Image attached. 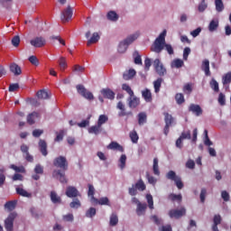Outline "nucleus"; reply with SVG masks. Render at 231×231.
Instances as JSON below:
<instances>
[{"mask_svg": "<svg viewBox=\"0 0 231 231\" xmlns=\"http://www.w3.org/2000/svg\"><path fill=\"white\" fill-rule=\"evenodd\" d=\"M53 165L60 170H54L52 171V178H56L60 183H68V179H66V171H68V167H69L68 159L62 155L56 157L53 161Z\"/></svg>", "mask_w": 231, "mask_h": 231, "instance_id": "nucleus-1", "label": "nucleus"}, {"mask_svg": "<svg viewBox=\"0 0 231 231\" xmlns=\"http://www.w3.org/2000/svg\"><path fill=\"white\" fill-rule=\"evenodd\" d=\"M165 35H167V31H163L154 41L151 47V51L154 53H162L165 48L169 55H174V49L172 45L165 42Z\"/></svg>", "mask_w": 231, "mask_h": 231, "instance_id": "nucleus-2", "label": "nucleus"}, {"mask_svg": "<svg viewBox=\"0 0 231 231\" xmlns=\"http://www.w3.org/2000/svg\"><path fill=\"white\" fill-rule=\"evenodd\" d=\"M137 39H138L137 34L130 35L124 42H121L119 43L117 51L119 53H125V51H127V46H129V44H133V42H134V41H136Z\"/></svg>", "mask_w": 231, "mask_h": 231, "instance_id": "nucleus-3", "label": "nucleus"}, {"mask_svg": "<svg viewBox=\"0 0 231 231\" xmlns=\"http://www.w3.org/2000/svg\"><path fill=\"white\" fill-rule=\"evenodd\" d=\"M166 178L167 180H171V181H174L177 189H179V190H181V189H183V187H185V185L183 184V181H181V177L176 175V171H170L167 174H166Z\"/></svg>", "mask_w": 231, "mask_h": 231, "instance_id": "nucleus-4", "label": "nucleus"}, {"mask_svg": "<svg viewBox=\"0 0 231 231\" xmlns=\"http://www.w3.org/2000/svg\"><path fill=\"white\" fill-rule=\"evenodd\" d=\"M153 68L159 77H165V75H167V69H165V66H163V63L160 59H155L153 60Z\"/></svg>", "mask_w": 231, "mask_h": 231, "instance_id": "nucleus-5", "label": "nucleus"}, {"mask_svg": "<svg viewBox=\"0 0 231 231\" xmlns=\"http://www.w3.org/2000/svg\"><path fill=\"white\" fill-rule=\"evenodd\" d=\"M146 186L145 183L143 182V180H139L135 185H133L132 188H129V194L130 196H136L138 194L137 190H140L141 192H143V190H145Z\"/></svg>", "mask_w": 231, "mask_h": 231, "instance_id": "nucleus-6", "label": "nucleus"}, {"mask_svg": "<svg viewBox=\"0 0 231 231\" xmlns=\"http://www.w3.org/2000/svg\"><path fill=\"white\" fill-rule=\"evenodd\" d=\"M17 217V213L12 212L5 220V228L6 231H14V221Z\"/></svg>", "mask_w": 231, "mask_h": 231, "instance_id": "nucleus-7", "label": "nucleus"}, {"mask_svg": "<svg viewBox=\"0 0 231 231\" xmlns=\"http://www.w3.org/2000/svg\"><path fill=\"white\" fill-rule=\"evenodd\" d=\"M187 214V209L185 208H180V209H171L168 216L171 219H180Z\"/></svg>", "mask_w": 231, "mask_h": 231, "instance_id": "nucleus-8", "label": "nucleus"}, {"mask_svg": "<svg viewBox=\"0 0 231 231\" xmlns=\"http://www.w3.org/2000/svg\"><path fill=\"white\" fill-rule=\"evenodd\" d=\"M76 88H77L78 93H79V95H81V97H83L87 100H93L95 98V97L93 96V93L86 89L84 85H78Z\"/></svg>", "mask_w": 231, "mask_h": 231, "instance_id": "nucleus-9", "label": "nucleus"}, {"mask_svg": "<svg viewBox=\"0 0 231 231\" xmlns=\"http://www.w3.org/2000/svg\"><path fill=\"white\" fill-rule=\"evenodd\" d=\"M30 44L32 45L33 48H44V46H46V39L42 36H37L30 41Z\"/></svg>", "mask_w": 231, "mask_h": 231, "instance_id": "nucleus-10", "label": "nucleus"}, {"mask_svg": "<svg viewBox=\"0 0 231 231\" xmlns=\"http://www.w3.org/2000/svg\"><path fill=\"white\" fill-rule=\"evenodd\" d=\"M72 17L73 8L69 5L65 10L61 12L60 20L62 21V23H69Z\"/></svg>", "mask_w": 231, "mask_h": 231, "instance_id": "nucleus-11", "label": "nucleus"}, {"mask_svg": "<svg viewBox=\"0 0 231 231\" xmlns=\"http://www.w3.org/2000/svg\"><path fill=\"white\" fill-rule=\"evenodd\" d=\"M67 198H80V192H79V189L73 186L67 187L66 192H65Z\"/></svg>", "mask_w": 231, "mask_h": 231, "instance_id": "nucleus-12", "label": "nucleus"}, {"mask_svg": "<svg viewBox=\"0 0 231 231\" xmlns=\"http://www.w3.org/2000/svg\"><path fill=\"white\" fill-rule=\"evenodd\" d=\"M189 111L193 113V115L196 116H201V115H203V109L199 105L190 104L189 106Z\"/></svg>", "mask_w": 231, "mask_h": 231, "instance_id": "nucleus-13", "label": "nucleus"}, {"mask_svg": "<svg viewBox=\"0 0 231 231\" xmlns=\"http://www.w3.org/2000/svg\"><path fill=\"white\" fill-rule=\"evenodd\" d=\"M117 109L120 110L118 113V116H129L133 115V112H127L125 111V105L122 101H119L116 106Z\"/></svg>", "mask_w": 231, "mask_h": 231, "instance_id": "nucleus-14", "label": "nucleus"}, {"mask_svg": "<svg viewBox=\"0 0 231 231\" xmlns=\"http://www.w3.org/2000/svg\"><path fill=\"white\" fill-rule=\"evenodd\" d=\"M9 69L11 73L14 75V77H19V75H22L23 73V69H21V67L15 62L10 64Z\"/></svg>", "mask_w": 231, "mask_h": 231, "instance_id": "nucleus-15", "label": "nucleus"}, {"mask_svg": "<svg viewBox=\"0 0 231 231\" xmlns=\"http://www.w3.org/2000/svg\"><path fill=\"white\" fill-rule=\"evenodd\" d=\"M92 205H106L110 207L109 199L107 197H103L101 199L92 198Z\"/></svg>", "mask_w": 231, "mask_h": 231, "instance_id": "nucleus-16", "label": "nucleus"}, {"mask_svg": "<svg viewBox=\"0 0 231 231\" xmlns=\"http://www.w3.org/2000/svg\"><path fill=\"white\" fill-rule=\"evenodd\" d=\"M38 145L42 156H48V143L46 141L40 139Z\"/></svg>", "mask_w": 231, "mask_h": 231, "instance_id": "nucleus-17", "label": "nucleus"}, {"mask_svg": "<svg viewBox=\"0 0 231 231\" xmlns=\"http://www.w3.org/2000/svg\"><path fill=\"white\" fill-rule=\"evenodd\" d=\"M128 106L129 107H131L132 109H134L136 107H138V106H140V98L133 96L128 98Z\"/></svg>", "mask_w": 231, "mask_h": 231, "instance_id": "nucleus-18", "label": "nucleus"}, {"mask_svg": "<svg viewBox=\"0 0 231 231\" xmlns=\"http://www.w3.org/2000/svg\"><path fill=\"white\" fill-rule=\"evenodd\" d=\"M101 94L104 98H108V100H115V92L110 88H103L101 90Z\"/></svg>", "mask_w": 231, "mask_h": 231, "instance_id": "nucleus-19", "label": "nucleus"}, {"mask_svg": "<svg viewBox=\"0 0 231 231\" xmlns=\"http://www.w3.org/2000/svg\"><path fill=\"white\" fill-rule=\"evenodd\" d=\"M107 149L111 151H119V152H124V146L120 145V143L116 142H111L107 146Z\"/></svg>", "mask_w": 231, "mask_h": 231, "instance_id": "nucleus-20", "label": "nucleus"}, {"mask_svg": "<svg viewBox=\"0 0 231 231\" xmlns=\"http://www.w3.org/2000/svg\"><path fill=\"white\" fill-rule=\"evenodd\" d=\"M201 69L205 72L206 77H210V61L208 60L202 62Z\"/></svg>", "mask_w": 231, "mask_h": 231, "instance_id": "nucleus-21", "label": "nucleus"}, {"mask_svg": "<svg viewBox=\"0 0 231 231\" xmlns=\"http://www.w3.org/2000/svg\"><path fill=\"white\" fill-rule=\"evenodd\" d=\"M51 201H52L54 205H60V203H62V199L60 196L57 195V192L51 191Z\"/></svg>", "mask_w": 231, "mask_h": 231, "instance_id": "nucleus-22", "label": "nucleus"}, {"mask_svg": "<svg viewBox=\"0 0 231 231\" xmlns=\"http://www.w3.org/2000/svg\"><path fill=\"white\" fill-rule=\"evenodd\" d=\"M142 97L145 102H152V93H151L149 88H145L142 91Z\"/></svg>", "mask_w": 231, "mask_h": 231, "instance_id": "nucleus-23", "label": "nucleus"}, {"mask_svg": "<svg viewBox=\"0 0 231 231\" xmlns=\"http://www.w3.org/2000/svg\"><path fill=\"white\" fill-rule=\"evenodd\" d=\"M36 118H39V113L37 112H32L27 116V124L29 125H33L35 124Z\"/></svg>", "mask_w": 231, "mask_h": 231, "instance_id": "nucleus-24", "label": "nucleus"}, {"mask_svg": "<svg viewBox=\"0 0 231 231\" xmlns=\"http://www.w3.org/2000/svg\"><path fill=\"white\" fill-rule=\"evenodd\" d=\"M145 210H147V204L141 203L136 208L137 216H145Z\"/></svg>", "mask_w": 231, "mask_h": 231, "instance_id": "nucleus-25", "label": "nucleus"}, {"mask_svg": "<svg viewBox=\"0 0 231 231\" xmlns=\"http://www.w3.org/2000/svg\"><path fill=\"white\" fill-rule=\"evenodd\" d=\"M89 134H100L102 133V126L98 124L88 128Z\"/></svg>", "mask_w": 231, "mask_h": 231, "instance_id": "nucleus-26", "label": "nucleus"}, {"mask_svg": "<svg viewBox=\"0 0 231 231\" xmlns=\"http://www.w3.org/2000/svg\"><path fill=\"white\" fill-rule=\"evenodd\" d=\"M213 226L212 230L213 231H219V228H217V225H221V215H215L213 218Z\"/></svg>", "mask_w": 231, "mask_h": 231, "instance_id": "nucleus-27", "label": "nucleus"}, {"mask_svg": "<svg viewBox=\"0 0 231 231\" xmlns=\"http://www.w3.org/2000/svg\"><path fill=\"white\" fill-rule=\"evenodd\" d=\"M163 116H164L165 125H169L171 127V125L174 124V117L172 116V115L167 112H165Z\"/></svg>", "mask_w": 231, "mask_h": 231, "instance_id": "nucleus-28", "label": "nucleus"}, {"mask_svg": "<svg viewBox=\"0 0 231 231\" xmlns=\"http://www.w3.org/2000/svg\"><path fill=\"white\" fill-rule=\"evenodd\" d=\"M136 75V70L130 69L123 74L124 80H131Z\"/></svg>", "mask_w": 231, "mask_h": 231, "instance_id": "nucleus-29", "label": "nucleus"}, {"mask_svg": "<svg viewBox=\"0 0 231 231\" xmlns=\"http://www.w3.org/2000/svg\"><path fill=\"white\" fill-rule=\"evenodd\" d=\"M118 14H116V12L115 11H109L106 14V19H108V21H112V23H116V21H118Z\"/></svg>", "mask_w": 231, "mask_h": 231, "instance_id": "nucleus-30", "label": "nucleus"}, {"mask_svg": "<svg viewBox=\"0 0 231 231\" xmlns=\"http://www.w3.org/2000/svg\"><path fill=\"white\" fill-rule=\"evenodd\" d=\"M4 207L6 210L12 212V210H14L15 207H17V200L7 201Z\"/></svg>", "mask_w": 231, "mask_h": 231, "instance_id": "nucleus-31", "label": "nucleus"}, {"mask_svg": "<svg viewBox=\"0 0 231 231\" xmlns=\"http://www.w3.org/2000/svg\"><path fill=\"white\" fill-rule=\"evenodd\" d=\"M100 41V35H98V32H94L92 34V37L88 41L87 46H91V44H96V42H98Z\"/></svg>", "mask_w": 231, "mask_h": 231, "instance_id": "nucleus-32", "label": "nucleus"}, {"mask_svg": "<svg viewBox=\"0 0 231 231\" xmlns=\"http://www.w3.org/2000/svg\"><path fill=\"white\" fill-rule=\"evenodd\" d=\"M147 123V114L145 112H141L138 114V124L139 125H143Z\"/></svg>", "mask_w": 231, "mask_h": 231, "instance_id": "nucleus-33", "label": "nucleus"}, {"mask_svg": "<svg viewBox=\"0 0 231 231\" xmlns=\"http://www.w3.org/2000/svg\"><path fill=\"white\" fill-rule=\"evenodd\" d=\"M16 193L23 198H32V193H29L23 188H16Z\"/></svg>", "mask_w": 231, "mask_h": 231, "instance_id": "nucleus-34", "label": "nucleus"}, {"mask_svg": "<svg viewBox=\"0 0 231 231\" xmlns=\"http://www.w3.org/2000/svg\"><path fill=\"white\" fill-rule=\"evenodd\" d=\"M36 95H37V97L40 98L41 100H47V98H50V95L44 89L39 90Z\"/></svg>", "mask_w": 231, "mask_h": 231, "instance_id": "nucleus-35", "label": "nucleus"}, {"mask_svg": "<svg viewBox=\"0 0 231 231\" xmlns=\"http://www.w3.org/2000/svg\"><path fill=\"white\" fill-rule=\"evenodd\" d=\"M217 28H219V21L212 20L208 25L209 32H216V30H217Z\"/></svg>", "mask_w": 231, "mask_h": 231, "instance_id": "nucleus-36", "label": "nucleus"}, {"mask_svg": "<svg viewBox=\"0 0 231 231\" xmlns=\"http://www.w3.org/2000/svg\"><path fill=\"white\" fill-rule=\"evenodd\" d=\"M168 199H171V201H178V203H181L183 197L181 196V194L176 195L174 193H171L168 196Z\"/></svg>", "mask_w": 231, "mask_h": 231, "instance_id": "nucleus-37", "label": "nucleus"}, {"mask_svg": "<svg viewBox=\"0 0 231 231\" xmlns=\"http://www.w3.org/2000/svg\"><path fill=\"white\" fill-rule=\"evenodd\" d=\"M110 226H116L118 225V215L116 213H112L109 221Z\"/></svg>", "mask_w": 231, "mask_h": 231, "instance_id": "nucleus-38", "label": "nucleus"}, {"mask_svg": "<svg viewBox=\"0 0 231 231\" xmlns=\"http://www.w3.org/2000/svg\"><path fill=\"white\" fill-rule=\"evenodd\" d=\"M171 68H176L179 69V68H183V60L175 59L172 60L171 64Z\"/></svg>", "mask_w": 231, "mask_h": 231, "instance_id": "nucleus-39", "label": "nucleus"}, {"mask_svg": "<svg viewBox=\"0 0 231 231\" xmlns=\"http://www.w3.org/2000/svg\"><path fill=\"white\" fill-rule=\"evenodd\" d=\"M215 6L217 12L220 13L225 10V5L223 4V0H215Z\"/></svg>", "mask_w": 231, "mask_h": 231, "instance_id": "nucleus-40", "label": "nucleus"}, {"mask_svg": "<svg viewBox=\"0 0 231 231\" xmlns=\"http://www.w3.org/2000/svg\"><path fill=\"white\" fill-rule=\"evenodd\" d=\"M162 82H163V79L159 78L153 82V88L155 93H160V88H162Z\"/></svg>", "mask_w": 231, "mask_h": 231, "instance_id": "nucleus-41", "label": "nucleus"}, {"mask_svg": "<svg viewBox=\"0 0 231 231\" xmlns=\"http://www.w3.org/2000/svg\"><path fill=\"white\" fill-rule=\"evenodd\" d=\"M127 162V156L125 154H122L119 159V168L121 171H124L125 169V162Z\"/></svg>", "mask_w": 231, "mask_h": 231, "instance_id": "nucleus-42", "label": "nucleus"}, {"mask_svg": "<svg viewBox=\"0 0 231 231\" xmlns=\"http://www.w3.org/2000/svg\"><path fill=\"white\" fill-rule=\"evenodd\" d=\"M175 100L179 106H181L185 102V97L182 93H178L175 95Z\"/></svg>", "mask_w": 231, "mask_h": 231, "instance_id": "nucleus-43", "label": "nucleus"}, {"mask_svg": "<svg viewBox=\"0 0 231 231\" xmlns=\"http://www.w3.org/2000/svg\"><path fill=\"white\" fill-rule=\"evenodd\" d=\"M153 174H155V176H160V167L158 166V158H154L153 159Z\"/></svg>", "mask_w": 231, "mask_h": 231, "instance_id": "nucleus-44", "label": "nucleus"}, {"mask_svg": "<svg viewBox=\"0 0 231 231\" xmlns=\"http://www.w3.org/2000/svg\"><path fill=\"white\" fill-rule=\"evenodd\" d=\"M122 90L126 91L127 94H129V97H134V92L133 89L129 87L128 84H123L122 85Z\"/></svg>", "mask_w": 231, "mask_h": 231, "instance_id": "nucleus-45", "label": "nucleus"}, {"mask_svg": "<svg viewBox=\"0 0 231 231\" xmlns=\"http://www.w3.org/2000/svg\"><path fill=\"white\" fill-rule=\"evenodd\" d=\"M230 83H231V72H227L222 78V84L224 86H226V84H230Z\"/></svg>", "mask_w": 231, "mask_h": 231, "instance_id": "nucleus-46", "label": "nucleus"}, {"mask_svg": "<svg viewBox=\"0 0 231 231\" xmlns=\"http://www.w3.org/2000/svg\"><path fill=\"white\" fill-rule=\"evenodd\" d=\"M59 66L61 71H64L68 68V63L66 62V58L60 57L59 60Z\"/></svg>", "mask_w": 231, "mask_h": 231, "instance_id": "nucleus-47", "label": "nucleus"}, {"mask_svg": "<svg viewBox=\"0 0 231 231\" xmlns=\"http://www.w3.org/2000/svg\"><path fill=\"white\" fill-rule=\"evenodd\" d=\"M88 196L90 198V203H92V199L95 198V187L92 184H88Z\"/></svg>", "mask_w": 231, "mask_h": 231, "instance_id": "nucleus-48", "label": "nucleus"}, {"mask_svg": "<svg viewBox=\"0 0 231 231\" xmlns=\"http://www.w3.org/2000/svg\"><path fill=\"white\" fill-rule=\"evenodd\" d=\"M109 120V117L106 115H100L97 120V125H99L101 127L104 125Z\"/></svg>", "mask_w": 231, "mask_h": 231, "instance_id": "nucleus-49", "label": "nucleus"}, {"mask_svg": "<svg viewBox=\"0 0 231 231\" xmlns=\"http://www.w3.org/2000/svg\"><path fill=\"white\" fill-rule=\"evenodd\" d=\"M210 88L216 92L218 93L219 92V83H217V81L216 79H211L210 81Z\"/></svg>", "mask_w": 231, "mask_h": 231, "instance_id": "nucleus-50", "label": "nucleus"}, {"mask_svg": "<svg viewBox=\"0 0 231 231\" xmlns=\"http://www.w3.org/2000/svg\"><path fill=\"white\" fill-rule=\"evenodd\" d=\"M146 200H147L149 208H151V210H152V208H154V200L152 199V195L147 194Z\"/></svg>", "mask_w": 231, "mask_h": 231, "instance_id": "nucleus-51", "label": "nucleus"}, {"mask_svg": "<svg viewBox=\"0 0 231 231\" xmlns=\"http://www.w3.org/2000/svg\"><path fill=\"white\" fill-rule=\"evenodd\" d=\"M82 204L79 199H75L72 202L69 203L70 208H80Z\"/></svg>", "mask_w": 231, "mask_h": 231, "instance_id": "nucleus-52", "label": "nucleus"}, {"mask_svg": "<svg viewBox=\"0 0 231 231\" xmlns=\"http://www.w3.org/2000/svg\"><path fill=\"white\" fill-rule=\"evenodd\" d=\"M62 140H64V130L56 132V137L54 139V142H62Z\"/></svg>", "mask_w": 231, "mask_h": 231, "instance_id": "nucleus-53", "label": "nucleus"}, {"mask_svg": "<svg viewBox=\"0 0 231 231\" xmlns=\"http://www.w3.org/2000/svg\"><path fill=\"white\" fill-rule=\"evenodd\" d=\"M204 134H205L204 143L208 147H210V145H213V143H212V141H210V138H208V130H204Z\"/></svg>", "mask_w": 231, "mask_h": 231, "instance_id": "nucleus-54", "label": "nucleus"}, {"mask_svg": "<svg viewBox=\"0 0 231 231\" xmlns=\"http://www.w3.org/2000/svg\"><path fill=\"white\" fill-rule=\"evenodd\" d=\"M208 7V5H207V2H205V0H202L201 3L199 5L198 10L200 13H203L207 10V8Z\"/></svg>", "mask_w": 231, "mask_h": 231, "instance_id": "nucleus-55", "label": "nucleus"}, {"mask_svg": "<svg viewBox=\"0 0 231 231\" xmlns=\"http://www.w3.org/2000/svg\"><path fill=\"white\" fill-rule=\"evenodd\" d=\"M10 169H13V171H15V172H22V173H24L26 172V170L23 168V166H16L14 164H12L10 166Z\"/></svg>", "mask_w": 231, "mask_h": 231, "instance_id": "nucleus-56", "label": "nucleus"}, {"mask_svg": "<svg viewBox=\"0 0 231 231\" xmlns=\"http://www.w3.org/2000/svg\"><path fill=\"white\" fill-rule=\"evenodd\" d=\"M186 168L191 171L196 169V162L192 159H189L186 162Z\"/></svg>", "mask_w": 231, "mask_h": 231, "instance_id": "nucleus-57", "label": "nucleus"}, {"mask_svg": "<svg viewBox=\"0 0 231 231\" xmlns=\"http://www.w3.org/2000/svg\"><path fill=\"white\" fill-rule=\"evenodd\" d=\"M130 138L131 141L133 142V143H138V134L136 133V131H133L130 133Z\"/></svg>", "mask_w": 231, "mask_h": 231, "instance_id": "nucleus-58", "label": "nucleus"}, {"mask_svg": "<svg viewBox=\"0 0 231 231\" xmlns=\"http://www.w3.org/2000/svg\"><path fill=\"white\" fill-rule=\"evenodd\" d=\"M94 216H97V209L95 208H90L87 212H86V217H94Z\"/></svg>", "mask_w": 231, "mask_h": 231, "instance_id": "nucleus-59", "label": "nucleus"}, {"mask_svg": "<svg viewBox=\"0 0 231 231\" xmlns=\"http://www.w3.org/2000/svg\"><path fill=\"white\" fill-rule=\"evenodd\" d=\"M12 44L14 48H18L19 44H21V38L19 35H16L12 39Z\"/></svg>", "mask_w": 231, "mask_h": 231, "instance_id": "nucleus-60", "label": "nucleus"}, {"mask_svg": "<svg viewBox=\"0 0 231 231\" xmlns=\"http://www.w3.org/2000/svg\"><path fill=\"white\" fill-rule=\"evenodd\" d=\"M183 92L186 93L187 95H190V93H192V84L188 83L184 85Z\"/></svg>", "mask_w": 231, "mask_h": 231, "instance_id": "nucleus-61", "label": "nucleus"}, {"mask_svg": "<svg viewBox=\"0 0 231 231\" xmlns=\"http://www.w3.org/2000/svg\"><path fill=\"white\" fill-rule=\"evenodd\" d=\"M91 119V116H88V117L86 120H83L80 123H78L79 127H88L89 125V120Z\"/></svg>", "mask_w": 231, "mask_h": 231, "instance_id": "nucleus-62", "label": "nucleus"}, {"mask_svg": "<svg viewBox=\"0 0 231 231\" xmlns=\"http://www.w3.org/2000/svg\"><path fill=\"white\" fill-rule=\"evenodd\" d=\"M29 62H31V64H32L33 66H39V59L37 58V56H30L28 59Z\"/></svg>", "mask_w": 231, "mask_h": 231, "instance_id": "nucleus-63", "label": "nucleus"}, {"mask_svg": "<svg viewBox=\"0 0 231 231\" xmlns=\"http://www.w3.org/2000/svg\"><path fill=\"white\" fill-rule=\"evenodd\" d=\"M199 198H200V202L205 203V199L207 198V189L205 188L201 189Z\"/></svg>", "mask_w": 231, "mask_h": 231, "instance_id": "nucleus-64", "label": "nucleus"}]
</instances>
